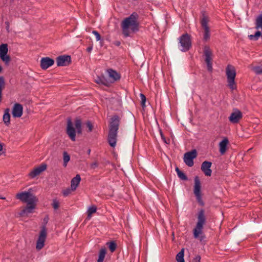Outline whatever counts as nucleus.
I'll return each instance as SVG.
<instances>
[{
  "instance_id": "obj_1",
  "label": "nucleus",
  "mask_w": 262,
  "mask_h": 262,
  "mask_svg": "<svg viewBox=\"0 0 262 262\" xmlns=\"http://www.w3.org/2000/svg\"><path fill=\"white\" fill-rule=\"evenodd\" d=\"M138 14L134 12L122 21L121 26L122 34L124 37L129 36L132 33L138 31Z\"/></svg>"
},
{
  "instance_id": "obj_34",
  "label": "nucleus",
  "mask_w": 262,
  "mask_h": 262,
  "mask_svg": "<svg viewBox=\"0 0 262 262\" xmlns=\"http://www.w3.org/2000/svg\"><path fill=\"white\" fill-rule=\"evenodd\" d=\"M184 249H182L176 255V260L177 261L184 260Z\"/></svg>"
},
{
  "instance_id": "obj_38",
  "label": "nucleus",
  "mask_w": 262,
  "mask_h": 262,
  "mask_svg": "<svg viewBox=\"0 0 262 262\" xmlns=\"http://www.w3.org/2000/svg\"><path fill=\"white\" fill-rule=\"evenodd\" d=\"M140 98L141 99L142 105V106H144L146 100V97L145 96V95L144 94L141 93V94H140Z\"/></svg>"
},
{
  "instance_id": "obj_5",
  "label": "nucleus",
  "mask_w": 262,
  "mask_h": 262,
  "mask_svg": "<svg viewBox=\"0 0 262 262\" xmlns=\"http://www.w3.org/2000/svg\"><path fill=\"white\" fill-rule=\"evenodd\" d=\"M255 28L258 31L254 35L248 36L250 40H257L260 36H262V12L258 15L256 19Z\"/></svg>"
},
{
  "instance_id": "obj_51",
  "label": "nucleus",
  "mask_w": 262,
  "mask_h": 262,
  "mask_svg": "<svg viewBox=\"0 0 262 262\" xmlns=\"http://www.w3.org/2000/svg\"><path fill=\"white\" fill-rule=\"evenodd\" d=\"M178 262H185V260H181V261H179Z\"/></svg>"
},
{
  "instance_id": "obj_32",
  "label": "nucleus",
  "mask_w": 262,
  "mask_h": 262,
  "mask_svg": "<svg viewBox=\"0 0 262 262\" xmlns=\"http://www.w3.org/2000/svg\"><path fill=\"white\" fill-rule=\"evenodd\" d=\"M63 166L66 167L67 163L70 160V155L67 151L63 152Z\"/></svg>"
},
{
  "instance_id": "obj_50",
  "label": "nucleus",
  "mask_w": 262,
  "mask_h": 262,
  "mask_svg": "<svg viewBox=\"0 0 262 262\" xmlns=\"http://www.w3.org/2000/svg\"><path fill=\"white\" fill-rule=\"evenodd\" d=\"M2 68L0 66V73L2 72Z\"/></svg>"
},
{
  "instance_id": "obj_9",
  "label": "nucleus",
  "mask_w": 262,
  "mask_h": 262,
  "mask_svg": "<svg viewBox=\"0 0 262 262\" xmlns=\"http://www.w3.org/2000/svg\"><path fill=\"white\" fill-rule=\"evenodd\" d=\"M204 55L205 56V61L207 64V69L209 71L211 72L212 71V52L208 46H205L204 47Z\"/></svg>"
},
{
  "instance_id": "obj_29",
  "label": "nucleus",
  "mask_w": 262,
  "mask_h": 262,
  "mask_svg": "<svg viewBox=\"0 0 262 262\" xmlns=\"http://www.w3.org/2000/svg\"><path fill=\"white\" fill-rule=\"evenodd\" d=\"M176 171L177 172L178 176L180 179L184 181H186L188 180V178L186 176V175L183 171L180 170L178 167H176Z\"/></svg>"
},
{
  "instance_id": "obj_31",
  "label": "nucleus",
  "mask_w": 262,
  "mask_h": 262,
  "mask_svg": "<svg viewBox=\"0 0 262 262\" xmlns=\"http://www.w3.org/2000/svg\"><path fill=\"white\" fill-rule=\"evenodd\" d=\"M75 127L77 129V133L78 134H81L82 133L81 121L80 119L77 118L75 120Z\"/></svg>"
},
{
  "instance_id": "obj_23",
  "label": "nucleus",
  "mask_w": 262,
  "mask_h": 262,
  "mask_svg": "<svg viewBox=\"0 0 262 262\" xmlns=\"http://www.w3.org/2000/svg\"><path fill=\"white\" fill-rule=\"evenodd\" d=\"M81 181V178L79 174H77L74 177L71 181V188L72 191H75L79 185Z\"/></svg>"
},
{
  "instance_id": "obj_12",
  "label": "nucleus",
  "mask_w": 262,
  "mask_h": 262,
  "mask_svg": "<svg viewBox=\"0 0 262 262\" xmlns=\"http://www.w3.org/2000/svg\"><path fill=\"white\" fill-rule=\"evenodd\" d=\"M8 52V45L3 43L0 46V58L6 64L8 65L11 61V58L7 55Z\"/></svg>"
},
{
  "instance_id": "obj_25",
  "label": "nucleus",
  "mask_w": 262,
  "mask_h": 262,
  "mask_svg": "<svg viewBox=\"0 0 262 262\" xmlns=\"http://www.w3.org/2000/svg\"><path fill=\"white\" fill-rule=\"evenodd\" d=\"M9 112L10 109L7 108L5 109V113L3 115V121L7 126H8L10 123V115Z\"/></svg>"
},
{
  "instance_id": "obj_27",
  "label": "nucleus",
  "mask_w": 262,
  "mask_h": 262,
  "mask_svg": "<svg viewBox=\"0 0 262 262\" xmlns=\"http://www.w3.org/2000/svg\"><path fill=\"white\" fill-rule=\"evenodd\" d=\"M106 254V249L105 247L102 248L99 251L98 259L97 262H103Z\"/></svg>"
},
{
  "instance_id": "obj_48",
  "label": "nucleus",
  "mask_w": 262,
  "mask_h": 262,
  "mask_svg": "<svg viewBox=\"0 0 262 262\" xmlns=\"http://www.w3.org/2000/svg\"><path fill=\"white\" fill-rule=\"evenodd\" d=\"M6 198L5 197L0 196V199L5 200Z\"/></svg>"
},
{
  "instance_id": "obj_14",
  "label": "nucleus",
  "mask_w": 262,
  "mask_h": 262,
  "mask_svg": "<svg viewBox=\"0 0 262 262\" xmlns=\"http://www.w3.org/2000/svg\"><path fill=\"white\" fill-rule=\"evenodd\" d=\"M67 133L72 141H75L76 139V131L73 126V124L71 119L67 120Z\"/></svg>"
},
{
  "instance_id": "obj_6",
  "label": "nucleus",
  "mask_w": 262,
  "mask_h": 262,
  "mask_svg": "<svg viewBox=\"0 0 262 262\" xmlns=\"http://www.w3.org/2000/svg\"><path fill=\"white\" fill-rule=\"evenodd\" d=\"M179 43H180V50L183 52L188 51L191 47V41L190 36L188 33L183 34L179 38Z\"/></svg>"
},
{
  "instance_id": "obj_3",
  "label": "nucleus",
  "mask_w": 262,
  "mask_h": 262,
  "mask_svg": "<svg viewBox=\"0 0 262 262\" xmlns=\"http://www.w3.org/2000/svg\"><path fill=\"white\" fill-rule=\"evenodd\" d=\"M206 222L205 212L203 209H201L198 215V222L195 227L193 229V236L195 238H199L200 242H202L205 238V236L203 232V226Z\"/></svg>"
},
{
  "instance_id": "obj_37",
  "label": "nucleus",
  "mask_w": 262,
  "mask_h": 262,
  "mask_svg": "<svg viewBox=\"0 0 262 262\" xmlns=\"http://www.w3.org/2000/svg\"><path fill=\"white\" fill-rule=\"evenodd\" d=\"M86 125L87 127L88 128V132H91L93 128V125L92 123L91 122V121H88L86 122Z\"/></svg>"
},
{
  "instance_id": "obj_52",
  "label": "nucleus",
  "mask_w": 262,
  "mask_h": 262,
  "mask_svg": "<svg viewBox=\"0 0 262 262\" xmlns=\"http://www.w3.org/2000/svg\"><path fill=\"white\" fill-rule=\"evenodd\" d=\"M90 152H91V150H90V149H89V150H88V153H89V154L90 153Z\"/></svg>"
},
{
  "instance_id": "obj_21",
  "label": "nucleus",
  "mask_w": 262,
  "mask_h": 262,
  "mask_svg": "<svg viewBox=\"0 0 262 262\" xmlns=\"http://www.w3.org/2000/svg\"><path fill=\"white\" fill-rule=\"evenodd\" d=\"M36 202H29L27 206L20 212V215L24 216L33 212V210L35 208L36 206Z\"/></svg>"
},
{
  "instance_id": "obj_43",
  "label": "nucleus",
  "mask_w": 262,
  "mask_h": 262,
  "mask_svg": "<svg viewBox=\"0 0 262 262\" xmlns=\"http://www.w3.org/2000/svg\"><path fill=\"white\" fill-rule=\"evenodd\" d=\"M98 166V164L97 162H95L91 164V167L92 169H95Z\"/></svg>"
},
{
  "instance_id": "obj_22",
  "label": "nucleus",
  "mask_w": 262,
  "mask_h": 262,
  "mask_svg": "<svg viewBox=\"0 0 262 262\" xmlns=\"http://www.w3.org/2000/svg\"><path fill=\"white\" fill-rule=\"evenodd\" d=\"M229 144V140L227 138H225L219 143V150L221 155H224L227 149V145Z\"/></svg>"
},
{
  "instance_id": "obj_17",
  "label": "nucleus",
  "mask_w": 262,
  "mask_h": 262,
  "mask_svg": "<svg viewBox=\"0 0 262 262\" xmlns=\"http://www.w3.org/2000/svg\"><path fill=\"white\" fill-rule=\"evenodd\" d=\"M47 169V165L45 164H41L39 166L34 168L29 173V176L31 178H34L36 176L39 175L42 171Z\"/></svg>"
},
{
  "instance_id": "obj_20",
  "label": "nucleus",
  "mask_w": 262,
  "mask_h": 262,
  "mask_svg": "<svg viewBox=\"0 0 262 262\" xmlns=\"http://www.w3.org/2000/svg\"><path fill=\"white\" fill-rule=\"evenodd\" d=\"M54 60L50 57H43L40 60V67L43 70H46L53 65Z\"/></svg>"
},
{
  "instance_id": "obj_39",
  "label": "nucleus",
  "mask_w": 262,
  "mask_h": 262,
  "mask_svg": "<svg viewBox=\"0 0 262 262\" xmlns=\"http://www.w3.org/2000/svg\"><path fill=\"white\" fill-rule=\"evenodd\" d=\"M92 33L95 35L97 41L101 40V36L97 31H93Z\"/></svg>"
},
{
  "instance_id": "obj_44",
  "label": "nucleus",
  "mask_w": 262,
  "mask_h": 262,
  "mask_svg": "<svg viewBox=\"0 0 262 262\" xmlns=\"http://www.w3.org/2000/svg\"><path fill=\"white\" fill-rule=\"evenodd\" d=\"M160 135H161V138L162 139L163 141L165 143H167V142H166V139H165V138L164 137V135H163V133H162V131H161V130H160Z\"/></svg>"
},
{
  "instance_id": "obj_35",
  "label": "nucleus",
  "mask_w": 262,
  "mask_h": 262,
  "mask_svg": "<svg viewBox=\"0 0 262 262\" xmlns=\"http://www.w3.org/2000/svg\"><path fill=\"white\" fill-rule=\"evenodd\" d=\"M108 244L110 251L112 252H114L116 249V244L114 242H111L108 243Z\"/></svg>"
},
{
  "instance_id": "obj_36",
  "label": "nucleus",
  "mask_w": 262,
  "mask_h": 262,
  "mask_svg": "<svg viewBox=\"0 0 262 262\" xmlns=\"http://www.w3.org/2000/svg\"><path fill=\"white\" fill-rule=\"evenodd\" d=\"M52 206L54 209L56 210L58 209L59 207V203L56 199H54L52 203Z\"/></svg>"
},
{
  "instance_id": "obj_2",
  "label": "nucleus",
  "mask_w": 262,
  "mask_h": 262,
  "mask_svg": "<svg viewBox=\"0 0 262 262\" xmlns=\"http://www.w3.org/2000/svg\"><path fill=\"white\" fill-rule=\"evenodd\" d=\"M120 122V119L119 116L115 115L110 119L108 125V133L107 136V142L109 145L114 148L116 145L117 141V134Z\"/></svg>"
},
{
  "instance_id": "obj_15",
  "label": "nucleus",
  "mask_w": 262,
  "mask_h": 262,
  "mask_svg": "<svg viewBox=\"0 0 262 262\" xmlns=\"http://www.w3.org/2000/svg\"><path fill=\"white\" fill-rule=\"evenodd\" d=\"M57 65L58 67L67 66L71 62V56L69 55H61L56 58Z\"/></svg>"
},
{
  "instance_id": "obj_11",
  "label": "nucleus",
  "mask_w": 262,
  "mask_h": 262,
  "mask_svg": "<svg viewBox=\"0 0 262 262\" xmlns=\"http://www.w3.org/2000/svg\"><path fill=\"white\" fill-rule=\"evenodd\" d=\"M208 21L209 19L208 17L203 14L201 20V24L204 30L203 39L205 41H207L210 38V29L208 26Z\"/></svg>"
},
{
  "instance_id": "obj_47",
  "label": "nucleus",
  "mask_w": 262,
  "mask_h": 262,
  "mask_svg": "<svg viewBox=\"0 0 262 262\" xmlns=\"http://www.w3.org/2000/svg\"><path fill=\"white\" fill-rule=\"evenodd\" d=\"M3 148V145L0 143V151H2Z\"/></svg>"
},
{
  "instance_id": "obj_33",
  "label": "nucleus",
  "mask_w": 262,
  "mask_h": 262,
  "mask_svg": "<svg viewBox=\"0 0 262 262\" xmlns=\"http://www.w3.org/2000/svg\"><path fill=\"white\" fill-rule=\"evenodd\" d=\"M251 70L257 75L262 74V66H255L251 68Z\"/></svg>"
},
{
  "instance_id": "obj_8",
  "label": "nucleus",
  "mask_w": 262,
  "mask_h": 262,
  "mask_svg": "<svg viewBox=\"0 0 262 262\" xmlns=\"http://www.w3.org/2000/svg\"><path fill=\"white\" fill-rule=\"evenodd\" d=\"M16 197L23 202L27 203V204L29 202L37 201V198L29 192L25 191L17 193Z\"/></svg>"
},
{
  "instance_id": "obj_10",
  "label": "nucleus",
  "mask_w": 262,
  "mask_h": 262,
  "mask_svg": "<svg viewBox=\"0 0 262 262\" xmlns=\"http://www.w3.org/2000/svg\"><path fill=\"white\" fill-rule=\"evenodd\" d=\"M201 187V186L200 179L198 176H196L194 178V193L198 203L201 205L203 206L204 205V203L202 199Z\"/></svg>"
},
{
  "instance_id": "obj_26",
  "label": "nucleus",
  "mask_w": 262,
  "mask_h": 262,
  "mask_svg": "<svg viewBox=\"0 0 262 262\" xmlns=\"http://www.w3.org/2000/svg\"><path fill=\"white\" fill-rule=\"evenodd\" d=\"M95 82L98 84H102L106 86H107L109 84L108 80L104 76H98L95 79Z\"/></svg>"
},
{
  "instance_id": "obj_7",
  "label": "nucleus",
  "mask_w": 262,
  "mask_h": 262,
  "mask_svg": "<svg viewBox=\"0 0 262 262\" xmlns=\"http://www.w3.org/2000/svg\"><path fill=\"white\" fill-rule=\"evenodd\" d=\"M47 236V231L45 226L41 227L39 236L36 242V249L37 250H41L45 246V242Z\"/></svg>"
},
{
  "instance_id": "obj_41",
  "label": "nucleus",
  "mask_w": 262,
  "mask_h": 262,
  "mask_svg": "<svg viewBox=\"0 0 262 262\" xmlns=\"http://www.w3.org/2000/svg\"><path fill=\"white\" fill-rule=\"evenodd\" d=\"M201 256L199 255H196L192 259V262H200Z\"/></svg>"
},
{
  "instance_id": "obj_49",
  "label": "nucleus",
  "mask_w": 262,
  "mask_h": 262,
  "mask_svg": "<svg viewBox=\"0 0 262 262\" xmlns=\"http://www.w3.org/2000/svg\"><path fill=\"white\" fill-rule=\"evenodd\" d=\"M48 218L47 217V219H45L44 221H45V222H46L47 223L48 222Z\"/></svg>"
},
{
  "instance_id": "obj_30",
  "label": "nucleus",
  "mask_w": 262,
  "mask_h": 262,
  "mask_svg": "<svg viewBox=\"0 0 262 262\" xmlns=\"http://www.w3.org/2000/svg\"><path fill=\"white\" fill-rule=\"evenodd\" d=\"M5 82L3 76L0 77V102L2 100V91L5 88Z\"/></svg>"
},
{
  "instance_id": "obj_40",
  "label": "nucleus",
  "mask_w": 262,
  "mask_h": 262,
  "mask_svg": "<svg viewBox=\"0 0 262 262\" xmlns=\"http://www.w3.org/2000/svg\"><path fill=\"white\" fill-rule=\"evenodd\" d=\"M71 191H72L71 190V188L70 189V188H68L64 190L63 191V195L64 196H68L69 194H70L71 192Z\"/></svg>"
},
{
  "instance_id": "obj_18",
  "label": "nucleus",
  "mask_w": 262,
  "mask_h": 262,
  "mask_svg": "<svg viewBox=\"0 0 262 262\" xmlns=\"http://www.w3.org/2000/svg\"><path fill=\"white\" fill-rule=\"evenodd\" d=\"M23 113V105L19 103H16L14 104L12 108V116L14 118L20 117Z\"/></svg>"
},
{
  "instance_id": "obj_4",
  "label": "nucleus",
  "mask_w": 262,
  "mask_h": 262,
  "mask_svg": "<svg viewBox=\"0 0 262 262\" xmlns=\"http://www.w3.org/2000/svg\"><path fill=\"white\" fill-rule=\"evenodd\" d=\"M226 74L229 87L232 90L236 89V85L235 82L236 71L235 68L233 66L228 65L226 69Z\"/></svg>"
},
{
  "instance_id": "obj_24",
  "label": "nucleus",
  "mask_w": 262,
  "mask_h": 262,
  "mask_svg": "<svg viewBox=\"0 0 262 262\" xmlns=\"http://www.w3.org/2000/svg\"><path fill=\"white\" fill-rule=\"evenodd\" d=\"M108 76L112 79L111 82H114L119 80L120 78L119 74L115 70L113 69H108L107 70Z\"/></svg>"
},
{
  "instance_id": "obj_42",
  "label": "nucleus",
  "mask_w": 262,
  "mask_h": 262,
  "mask_svg": "<svg viewBox=\"0 0 262 262\" xmlns=\"http://www.w3.org/2000/svg\"><path fill=\"white\" fill-rule=\"evenodd\" d=\"M6 25V29L8 33H9L10 32V23L8 21H6L5 23Z\"/></svg>"
},
{
  "instance_id": "obj_13",
  "label": "nucleus",
  "mask_w": 262,
  "mask_h": 262,
  "mask_svg": "<svg viewBox=\"0 0 262 262\" xmlns=\"http://www.w3.org/2000/svg\"><path fill=\"white\" fill-rule=\"evenodd\" d=\"M197 156L196 150L194 149L191 151L186 152L184 156V161L189 167H192L193 164V159Z\"/></svg>"
},
{
  "instance_id": "obj_46",
  "label": "nucleus",
  "mask_w": 262,
  "mask_h": 262,
  "mask_svg": "<svg viewBox=\"0 0 262 262\" xmlns=\"http://www.w3.org/2000/svg\"><path fill=\"white\" fill-rule=\"evenodd\" d=\"M92 49H93V47H92V46L89 47L86 49V51H87L88 52H91V51L92 50Z\"/></svg>"
},
{
  "instance_id": "obj_45",
  "label": "nucleus",
  "mask_w": 262,
  "mask_h": 262,
  "mask_svg": "<svg viewBox=\"0 0 262 262\" xmlns=\"http://www.w3.org/2000/svg\"><path fill=\"white\" fill-rule=\"evenodd\" d=\"M113 44L116 46L119 47L121 45V42L119 40H116L114 41Z\"/></svg>"
},
{
  "instance_id": "obj_19",
  "label": "nucleus",
  "mask_w": 262,
  "mask_h": 262,
  "mask_svg": "<svg viewBox=\"0 0 262 262\" xmlns=\"http://www.w3.org/2000/svg\"><path fill=\"white\" fill-rule=\"evenodd\" d=\"M212 165L211 162L205 161L201 165V170L204 172L205 176H210L212 173V170L210 169Z\"/></svg>"
},
{
  "instance_id": "obj_28",
  "label": "nucleus",
  "mask_w": 262,
  "mask_h": 262,
  "mask_svg": "<svg viewBox=\"0 0 262 262\" xmlns=\"http://www.w3.org/2000/svg\"><path fill=\"white\" fill-rule=\"evenodd\" d=\"M96 211H97V207L96 206L92 205V206H90L87 211V213H88L87 219L90 220L91 218L92 214L93 213H95L96 212Z\"/></svg>"
},
{
  "instance_id": "obj_16",
  "label": "nucleus",
  "mask_w": 262,
  "mask_h": 262,
  "mask_svg": "<svg viewBox=\"0 0 262 262\" xmlns=\"http://www.w3.org/2000/svg\"><path fill=\"white\" fill-rule=\"evenodd\" d=\"M242 117L243 114L242 112L239 110L235 109L234 110L233 112L231 114L229 117V120L230 122L232 123H237Z\"/></svg>"
}]
</instances>
